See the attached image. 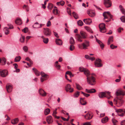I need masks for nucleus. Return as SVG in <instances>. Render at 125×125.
I'll return each instance as SVG.
<instances>
[{
	"label": "nucleus",
	"instance_id": "14",
	"mask_svg": "<svg viewBox=\"0 0 125 125\" xmlns=\"http://www.w3.org/2000/svg\"><path fill=\"white\" fill-rule=\"evenodd\" d=\"M6 89L8 92H10L12 90V85L9 84H7L6 86Z\"/></svg>",
	"mask_w": 125,
	"mask_h": 125
},
{
	"label": "nucleus",
	"instance_id": "29",
	"mask_svg": "<svg viewBox=\"0 0 125 125\" xmlns=\"http://www.w3.org/2000/svg\"><path fill=\"white\" fill-rule=\"evenodd\" d=\"M55 66L56 68L58 70H60L61 67V66L58 63V61H56L55 62Z\"/></svg>",
	"mask_w": 125,
	"mask_h": 125
},
{
	"label": "nucleus",
	"instance_id": "54",
	"mask_svg": "<svg viewBox=\"0 0 125 125\" xmlns=\"http://www.w3.org/2000/svg\"><path fill=\"white\" fill-rule=\"evenodd\" d=\"M120 19L121 21L124 23L125 22V17L124 16H122L121 18Z\"/></svg>",
	"mask_w": 125,
	"mask_h": 125
},
{
	"label": "nucleus",
	"instance_id": "24",
	"mask_svg": "<svg viewBox=\"0 0 125 125\" xmlns=\"http://www.w3.org/2000/svg\"><path fill=\"white\" fill-rule=\"evenodd\" d=\"M99 97L100 98H103L105 97L106 94L105 92H101L99 93L98 94Z\"/></svg>",
	"mask_w": 125,
	"mask_h": 125
},
{
	"label": "nucleus",
	"instance_id": "43",
	"mask_svg": "<svg viewBox=\"0 0 125 125\" xmlns=\"http://www.w3.org/2000/svg\"><path fill=\"white\" fill-rule=\"evenodd\" d=\"M80 94V92L78 91L76 92L73 95V97L74 98L78 97Z\"/></svg>",
	"mask_w": 125,
	"mask_h": 125
},
{
	"label": "nucleus",
	"instance_id": "64",
	"mask_svg": "<svg viewBox=\"0 0 125 125\" xmlns=\"http://www.w3.org/2000/svg\"><path fill=\"white\" fill-rule=\"evenodd\" d=\"M121 125H125V120H123L121 121Z\"/></svg>",
	"mask_w": 125,
	"mask_h": 125
},
{
	"label": "nucleus",
	"instance_id": "22",
	"mask_svg": "<svg viewBox=\"0 0 125 125\" xmlns=\"http://www.w3.org/2000/svg\"><path fill=\"white\" fill-rule=\"evenodd\" d=\"M1 61L0 63L2 65H4L5 64L6 62V60L5 58L4 57L2 58H1Z\"/></svg>",
	"mask_w": 125,
	"mask_h": 125
},
{
	"label": "nucleus",
	"instance_id": "23",
	"mask_svg": "<svg viewBox=\"0 0 125 125\" xmlns=\"http://www.w3.org/2000/svg\"><path fill=\"white\" fill-rule=\"evenodd\" d=\"M113 42V37L112 36L109 37L107 42L108 45H109Z\"/></svg>",
	"mask_w": 125,
	"mask_h": 125
},
{
	"label": "nucleus",
	"instance_id": "31",
	"mask_svg": "<svg viewBox=\"0 0 125 125\" xmlns=\"http://www.w3.org/2000/svg\"><path fill=\"white\" fill-rule=\"evenodd\" d=\"M85 58L88 59L92 61L94 60L95 59V58L94 57H91L88 55H85Z\"/></svg>",
	"mask_w": 125,
	"mask_h": 125
},
{
	"label": "nucleus",
	"instance_id": "61",
	"mask_svg": "<svg viewBox=\"0 0 125 125\" xmlns=\"http://www.w3.org/2000/svg\"><path fill=\"white\" fill-rule=\"evenodd\" d=\"M110 48L112 49H114L115 48H116L117 47V46H115L113 44H111L110 46Z\"/></svg>",
	"mask_w": 125,
	"mask_h": 125
},
{
	"label": "nucleus",
	"instance_id": "11",
	"mask_svg": "<svg viewBox=\"0 0 125 125\" xmlns=\"http://www.w3.org/2000/svg\"><path fill=\"white\" fill-rule=\"evenodd\" d=\"M104 4L107 8L110 7L112 5V3L110 0H104Z\"/></svg>",
	"mask_w": 125,
	"mask_h": 125
},
{
	"label": "nucleus",
	"instance_id": "10",
	"mask_svg": "<svg viewBox=\"0 0 125 125\" xmlns=\"http://www.w3.org/2000/svg\"><path fill=\"white\" fill-rule=\"evenodd\" d=\"M96 67H99L102 66V64L101 62V60L99 59H96L94 62Z\"/></svg>",
	"mask_w": 125,
	"mask_h": 125
},
{
	"label": "nucleus",
	"instance_id": "33",
	"mask_svg": "<svg viewBox=\"0 0 125 125\" xmlns=\"http://www.w3.org/2000/svg\"><path fill=\"white\" fill-rule=\"evenodd\" d=\"M19 121L18 118H16L14 119L13 120L11 121V123L13 125L15 124H17Z\"/></svg>",
	"mask_w": 125,
	"mask_h": 125
},
{
	"label": "nucleus",
	"instance_id": "5",
	"mask_svg": "<svg viewBox=\"0 0 125 125\" xmlns=\"http://www.w3.org/2000/svg\"><path fill=\"white\" fill-rule=\"evenodd\" d=\"M99 27L100 31L103 33L105 32L106 31L105 28V24L104 23H102L99 24Z\"/></svg>",
	"mask_w": 125,
	"mask_h": 125
},
{
	"label": "nucleus",
	"instance_id": "15",
	"mask_svg": "<svg viewBox=\"0 0 125 125\" xmlns=\"http://www.w3.org/2000/svg\"><path fill=\"white\" fill-rule=\"evenodd\" d=\"M93 116V115L92 113H88L84 116V117L87 119L90 120L92 118Z\"/></svg>",
	"mask_w": 125,
	"mask_h": 125
},
{
	"label": "nucleus",
	"instance_id": "25",
	"mask_svg": "<svg viewBox=\"0 0 125 125\" xmlns=\"http://www.w3.org/2000/svg\"><path fill=\"white\" fill-rule=\"evenodd\" d=\"M95 37L96 38V40L97 42L100 44V46L102 49H103L104 47V45L100 41L97 39L95 36Z\"/></svg>",
	"mask_w": 125,
	"mask_h": 125
},
{
	"label": "nucleus",
	"instance_id": "48",
	"mask_svg": "<svg viewBox=\"0 0 125 125\" xmlns=\"http://www.w3.org/2000/svg\"><path fill=\"white\" fill-rule=\"evenodd\" d=\"M53 5L51 3H49L48 4L47 8L48 9L51 10L53 8Z\"/></svg>",
	"mask_w": 125,
	"mask_h": 125
},
{
	"label": "nucleus",
	"instance_id": "36",
	"mask_svg": "<svg viewBox=\"0 0 125 125\" xmlns=\"http://www.w3.org/2000/svg\"><path fill=\"white\" fill-rule=\"evenodd\" d=\"M4 31L5 32V34L6 35H8L9 33V29L7 27H5L4 29Z\"/></svg>",
	"mask_w": 125,
	"mask_h": 125
},
{
	"label": "nucleus",
	"instance_id": "4",
	"mask_svg": "<svg viewBox=\"0 0 125 125\" xmlns=\"http://www.w3.org/2000/svg\"><path fill=\"white\" fill-rule=\"evenodd\" d=\"M90 46V42L87 40H85L84 42L82 44H79L78 45L79 48L81 49H87V47Z\"/></svg>",
	"mask_w": 125,
	"mask_h": 125
},
{
	"label": "nucleus",
	"instance_id": "34",
	"mask_svg": "<svg viewBox=\"0 0 125 125\" xmlns=\"http://www.w3.org/2000/svg\"><path fill=\"white\" fill-rule=\"evenodd\" d=\"M32 70L36 75L39 76L40 75V72L35 68H34Z\"/></svg>",
	"mask_w": 125,
	"mask_h": 125
},
{
	"label": "nucleus",
	"instance_id": "41",
	"mask_svg": "<svg viewBox=\"0 0 125 125\" xmlns=\"http://www.w3.org/2000/svg\"><path fill=\"white\" fill-rule=\"evenodd\" d=\"M70 43L71 44L73 45L74 43V40L72 37H71L70 39Z\"/></svg>",
	"mask_w": 125,
	"mask_h": 125
},
{
	"label": "nucleus",
	"instance_id": "3",
	"mask_svg": "<svg viewBox=\"0 0 125 125\" xmlns=\"http://www.w3.org/2000/svg\"><path fill=\"white\" fill-rule=\"evenodd\" d=\"M124 101L121 98H120L118 97H117L114 100V104L117 105V107L121 106L124 102Z\"/></svg>",
	"mask_w": 125,
	"mask_h": 125
},
{
	"label": "nucleus",
	"instance_id": "39",
	"mask_svg": "<svg viewBox=\"0 0 125 125\" xmlns=\"http://www.w3.org/2000/svg\"><path fill=\"white\" fill-rule=\"evenodd\" d=\"M119 7L122 12L124 15H125V10L124 9L121 5H120Z\"/></svg>",
	"mask_w": 125,
	"mask_h": 125
},
{
	"label": "nucleus",
	"instance_id": "56",
	"mask_svg": "<svg viewBox=\"0 0 125 125\" xmlns=\"http://www.w3.org/2000/svg\"><path fill=\"white\" fill-rule=\"evenodd\" d=\"M81 93L84 96L86 97H88L90 95V94L85 93H84L82 91L81 92Z\"/></svg>",
	"mask_w": 125,
	"mask_h": 125
},
{
	"label": "nucleus",
	"instance_id": "1",
	"mask_svg": "<svg viewBox=\"0 0 125 125\" xmlns=\"http://www.w3.org/2000/svg\"><path fill=\"white\" fill-rule=\"evenodd\" d=\"M79 69L81 72L84 73L87 77V78H95L97 77L96 75L94 73L90 74L89 71L86 68L81 67L79 68Z\"/></svg>",
	"mask_w": 125,
	"mask_h": 125
},
{
	"label": "nucleus",
	"instance_id": "45",
	"mask_svg": "<svg viewBox=\"0 0 125 125\" xmlns=\"http://www.w3.org/2000/svg\"><path fill=\"white\" fill-rule=\"evenodd\" d=\"M21 58L20 56H18L16 57L15 59V62H18L19 61Z\"/></svg>",
	"mask_w": 125,
	"mask_h": 125
},
{
	"label": "nucleus",
	"instance_id": "21",
	"mask_svg": "<svg viewBox=\"0 0 125 125\" xmlns=\"http://www.w3.org/2000/svg\"><path fill=\"white\" fill-rule=\"evenodd\" d=\"M55 42L56 44L58 45H61L62 44V41L60 39H56Z\"/></svg>",
	"mask_w": 125,
	"mask_h": 125
},
{
	"label": "nucleus",
	"instance_id": "27",
	"mask_svg": "<svg viewBox=\"0 0 125 125\" xmlns=\"http://www.w3.org/2000/svg\"><path fill=\"white\" fill-rule=\"evenodd\" d=\"M85 98H81L80 99V102L81 104L83 105H85L87 102L84 100Z\"/></svg>",
	"mask_w": 125,
	"mask_h": 125
},
{
	"label": "nucleus",
	"instance_id": "49",
	"mask_svg": "<svg viewBox=\"0 0 125 125\" xmlns=\"http://www.w3.org/2000/svg\"><path fill=\"white\" fill-rule=\"evenodd\" d=\"M25 39V37L24 36H22L21 38L20 39V42H24Z\"/></svg>",
	"mask_w": 125,
	"mask_h": 125
},
{
	"label": "nucleus",
	"instance_id": "57",
	"mask_svg": "<svg viewBox=\"0 0 125 125\" xmlns=\"http://www.w3.org/2000/svg\"><path fill=\"white\" fill-rule=\"evenodd\" d=\"M23 49L25 52H27L28 50V48L27 46H24L23 47Z\"/></svg>",
	"mask_w": 125,
	"mask_h": 125
},
{
	"label": "nucleus",
	"instance_id": "30",
	"mask_svg": "<svg viewBox=\"0 0 125 125\" xmlns=\"http://www.w3.org/2000/svg\"><path fill=\"white\" fill-rule=\"evenodd\" d=\"M108 120V117L106 116L101 119V122L103 123H104L107 122Z\"/></svg>",
	"mask_w": 125,
	"mask_h": 125
},
{
	"label": "nucleus",
	"instance_id": "52",
	"mask_svg": "<svg viewBox=\"0 0 125 125\" xmlns=\"http://www.w3.org/2000/svg\"><path fill=\"white\" fill-rule=\"evenodd\" d=\"M75 47L73 45H71L70 47V49L71 51H73Z\"/></svg>",
	"mask_w": 125,
	"mask_h": 125
},
{
	"label": "nucleus",
	"instance_id": "60",
	"mask_svg": "<svg viewBox=\"0 0 125 125\" xmlns=\"http://www.w3.org/2000/svg\"><path fill=\"white\" fill-rule=\"evenodd\" d=\"M57 112L56 111H54L53 113L52 114V115L54 117H57V116L56 115V114H57Z\"/></svg>",
	"mask_w": 125,
	"mask_h": 125
},
{
	"label": "nucleus",
	"instance_id": "32",
	"mask_svg": "<svg viewBox=\"0 0 125 125\" xmlns=\"http://www.w3.org/2000/svg\"><path fill=\"white\" fill-rule=\"evenodd\" d=\"M41 74L42 77L45 78H48L49 77L48 75L46 74L45 73L43 72H42L41 73Z\"/></svg>",
	"mask_w": 125,
	"mask_h": 125
},
{
	"label": "nucleus",
	"instance_id": "50",
	"mask_svg": "<svg viewBox=\"0 0 125 125\" xmlns=\"http://www.w3.org/2000/svg\"><path fill=\"white\" fill-rule=\"evenodd\" d=\"M78 25L80 26H82L83 24V22L81 20H79L77 22Z\"/></svg>",
	"mask_w": 125,
	"mask_h": 125
},
{
	"label": "nucleus",
	"instance_id": "63",
	"mask_svg": "<svg viewBox=\"0 0 125 125\" xmlns=\"http://www.w3.org/2000/svg\"><path fill=\"white\" fill-rule=\"evenodd\" d=\"M121 114H120L119 113H118V114L119 116L121 117H123L124 115V114H125V113H121Z\"/></svg>",
	"mask_w": 125,
	"mask_h": 125
},
{
	"label": "nucleus",
	"instance_id": "53",
	"mask_svg": "<svg viewBox=\"0 0 125 125\" xmlns=\"http://www.w3.org/2000/svg\"><path fill=\"white\" fill-rule=\"evenodd\" d=\"M28 28L27 27H26L24 28L22 30V31L25 33H26L28 31Z\"/></svg>",
	"mask_w": 125,
	"mask_h": 125
},
{
	"label": "nucleus",
	"instance_id": "17",
	"mask_svg": "<svg viewBox=\"0 0 125 125\" xmlns=\"http://www.w3.org/2000/svg\"><path fill=\"white\" fill-rule=\"evenodd\" d=\"M40 94L42 96H45L46 95V93L42 89H40L39 91Z\"/></svg>",
	"mask_w": 125,
	"mask_h": 125
},
{
	"label": "nucleus",
	"instance_id": "16",
	"mask_svg": "<svg viewBox=\"0 0 125 125\" xmlns=\"http://www.w3.org/2000/svg\"><path fill=\"white\" fill-rule=\"evenodd\" d=\"M46 121L49 124L51 123L53 121L52 117L51 116H49L47 117Z\"/></svg>",
	"mask_w": 125,
	"mask_h": 125
},
{
	"label": "nucleus",
	"instance_id": "58",
	"mask_svg": "<svg viewBox=\"0 0 125 125\" xmlns=\"http://www.w3.org/2000/svg\"><path fill=\"white\" fill-rule=\"evenodd\" d=\"M8 25L9 27V28H8L9 29H12L13 28V26L11 24H8Z\"/></svg>",
	"mask_w": 125,
	"mask_h": 125
},
{
	"label": "nucleus",
	"instance_id": "38",
	"mask_svg": "<svg viewBox=\"0 0 125 125\" xmlns=\"http://www.w3.org/2000/svg\"><path fill=\"white\" fill-rule=\"evenodd\" d=\"M50 111V109L49 108H47L44 111V113L45 115H48Z\"/></svg>",
	"mask_w": 125,
	"mask_h": 125
},
{
	"label": "nucleus",
	"instance_id": "26",
	"mask_svg": "<svg viewBox=\"0 0 125 125\" xmlns=\"http://www.w3.org/2000/svg\"><path fill=\"white\" fill-rule=\"evenodd\" d=\"M15 23L18 25H21L22 24L21 20L20 18H17L15 21Z\"/></svg>",
	"mask_w": 125,
	"mask_h": 125
},
{
	"label": "nucleus",
	"instance_id": "62",
	"mask_svg": "<svg viewBox=\"0 0 125 125\" xmlns=\"http://www.w3.org/2000/svg\"><path fill=\"white\" fill-rule=\"evenodd\" d=\"M51 22L50 21H49L48 22L47 24V27H49L51 26Z\"/></svg>",
	"mask_w": 125,
	"mask_h": 125
},
{
	"label": "nucleus",
	"instance_id": "35",
	"mask_svg": "<svg viewBox=\"0 0 125 125\" xmlns=\"http://www.w3.org/2000/svg\"><path fill=\"white\" fill-rule=\"evenodd\" d=\"M13 65L14 66V68L16 69V72H19L20 71V69H17L18 67L17 64L16 63H14L13 64Z\"/></svg>",
	"mask_w": 125,
	"mask_h": 125
},
{
	"label": "nucleus",
	"instance_id": "46",
	"mask_svg": "<svg viewBox=\"0 0 125 125\" xmlns=\"http://www.w3.org/2000/svg\"><path fill=\"white\" fill-rule=\"evenodd\" d=\"M76 88L78 90H80L82 89V87L79 84L77 83H76Z\"/></svg>",
	"mask_w": 125,
	"mask_h": 125
},
{
	"label": "nucleus",
	"instance_id": "19",
	"mask_svg": "<svg viewBox=\"0 0 125 125\" xmlns=\"http://www.w3.org/2000/svg\"><path fill=\"white\" fill-rule=\"evenodd\" d=\"M83 21L85 23L88 24H90L92 22L91 20L89 18L84 19Z\"/></svg>",
	"mask_w": 125,
	"mask_h": 125
},
{
	"label": "nucleus",
	"instance_id": "47",
	"mask_svg": "<svg viewBox=\"0 0 125 125\" xmlns=\"http://www.w3.org/2000/svg\"><path fill=\"white\" fill-rule=\"evenodd\" d=\"M72 14L74 18L75 19H77L78 18V16L77 14L75 12H73L72 13Z\"/></svg>",
	"mask_w": 125,
	"mask_h": 125
},
{
	"label": "nucleus",
	"instance_id": "51",
	"mask_svg": "<svg viewBox=\"0 0 125 125\" xmlns=\"http://www.w3.org/2000/svg\"><path fill=\"white\" fill-rule=\"evenodd\" d=\"M39 25V24L38 22H35L33 25L32 27L33 28H39L36 25Z\"/></svg>",
	"mask_w": 125,
	"mask_h": 125
},
{
	"label": "nucleus",
	"instance_id": "8",
	"mask_svg": "<svg viewBox=\"0 0 125 125\" xmlns=\"http://www.w3.org/2000/svg\"><path fill=\"white\" fill-rule=\"evenodd\" d=\"M103 16L104 19H109V17L112 18L113 17L110 14L109 12H105L103 13Z\"/></svg>",
	"mask_w": 125,
	"mask_h": 125
},
{
	"label": "nucleus",
	"instance_id": "44",
	"mask_svg": "<svg viewBox=\"0 0 125 125\" xmlns=\"http://www.w3.org/2000/svg\"><path fill=\"white\" fill-rule=\"evenodd\" d=\"M53 12L55 15H57L59 14L58 10L57 9H54L53 10Z\"/></svg>",
	"mask_w": 125,
	"mask_h": 125
},
{
	"label": "nucleus",
	"instance_id": "6",
	"mask_svg": "<svg viewBox=\"0 0 125 125\" xmlns=\"http://www.w3.org/2000/svg\"><path fill=\"white\" fill-rule=\"evenodd\" d=\"M44 30L43 31V33L44 34L47 36H50L51 34V30L48 28H44Z\"/></svg>",
	"mask_w": 125,
	"mask_h": 125
},
{
	"label": "nucleus",
	"instance_id": "28",
	"mask_svg": "<svg viewBox=\"0 0 125 125\" xmlns=\"http://www.w3.org/2000/svg\"><path fill=\"white\" fill-rule=\"evenodd\" d=\"M115 110L116 112L118 113H122V112L125 113V109H115Z\"/></svg>",
	"mask_w": 125,
	"mask_h": 125
},
{
	"label": "nucleus",
	"instance_id": "55",
	"mask_svg": "<svg viewBox=\"0 0 125 125\" xmlns=\"http://www.w3.org/2000/svg\"><path fill=\"white\" fill-rule=\"evenodd\" d=\"M113 123L114 125H116V123L117 122V121L114 118H113L112 119Z\"/></svg>",
	"mask_w": 125,
	"mask_h": 125
},
{
	"label": "nucleus",
	"instance_id": "37",
	"mask_svg": "<svg viewBox=\"0 0 125 125\" xmlns=\"http://www.w3.org/2000/svg\"><path fill=\"white\" fill-rule=\"evenodd\" d=\"M41 38L43 39V42L44 43L47 44L48 42V39L47 38H44L43 36H42Z\"/></svg>",
	"mask_w": 125,
	"mask_h": 125
},
{
	"label": "nucleus",
	"instance_id": "59",
	"mask_svg": "<svg viewBox=\"0 0 125 125\" xmlns=\"http://www.w3.org/2000/svg\"><path fill=\"white\" fill-rule=\"evenodd\" d=\"M67 12L70 15H71V11L70 9L69 8H67Z\"/></svg>",
	"mask_w": 125,
	"mask_h": 125
},
{
	"label": "nucleus",
	"instance_id": "12",
	"mask_svg": "<svg viewBox=\"0 0 125 125\" xmlns=\"http://www.w3.org/2000/svg\"><path fill=\"white\" fill-rule=\"evenodd\" d=\"M65 89L66 92H68L69 91L70 93H72L73 91V89L71 88L70 85L69 84H67L65 87Z\"/></svg>",
	"mask_w": 125,
	"mask_h": 125
},
{
	"label": "nucleus",
	"instance_id": "42",
	"mask_svg": "<svg viewBox=\"0 0 125 125\" xmlns=\"http://www.w3.org/2000/svg\"><path fill=\"white\" fill-rule=\"evenodd\" d=\"M66 74L69 75L70 76V78L73 77L74 76L73 74L71 72L69 71H67L66 72Z\"/></svg>",
	"mask_w": 125,
	"mask_h": 125
},
{
	"label": "nucleus",
	"instance_id": "20",
	"mask_svg": "<svg viewBox=\"0 0 125 125\" xmlns=\"http://www.w3.org/2000/svg\"><path fill=\"white\" fill-rule=\"evenodd\" d=\"M85 92L88 93H93L96 92V91L94 89H86L85 90Z\"/></svg>",
	"mask_w": 125,
	"mask_h": 125
},
{
	"label": "nucleus",
	"instance_id": "18",
	"mask_svg": "<svg viewBox=\"0 0 125 125\" xmlns=\"http://www.w3.org/2000/svg\"><path fill=\"white\" fill-rule=\"evenodd\" d=\"M87 13L89 16L91 17H94L95 15L94 11L91 10H89L87 12Z\"/></svg>",
	"mask_w": 125,
	"mask_h": 125
},
{
	"label": "nucleus",
	"instance_id": "13",
	"mask_svg": "<svg viewBox=\"0 0 125 125\" xmlns=\"http://www.w3.org/2000/svg\"><path fill=\"white\" fill-rule=\"evenodd\" d=\"M95 79H87L88 83L92 85H94L95 82Z\"/></svg>",
	"mask_w": 125,
	"mask_h": 125
},
{
	"label": "nucleus",
	"instance_id": "40",
	"mask_svg": "<svg viewBox=\"0 0 125 125\" xmlns=\"http://www.w3.org/2000/svg\"><path fill=\"white\" fill-rule=\"evenodd\" d=\"M84 28L85 29L88 31L92 33H93V32L92 31L91 29L89 27L87 26H85Z\"/></svg>",
	"mask_w": 125,
	"mask_h": 125
},
{
	"label": "nucleus",
	"instance_id": "2",
	"mask_svg": "<svg viewBox=\"0 0 125 125\" xmlns=\"http://www.w3.org/2000/svg\"><path fill=\"white\" fill-rule=\"evenodd\" d=\"M80 34L81 37L79 34H77L75 35V37L78 41L81 42L83 41L82 38L84 39L86 38L87 35L86 32L83 31H80Z\"/></svg>",
	"mask_w": 125,
	"mask_h": 125
},
{
	"label": "nucleus",
	"instance_id": "7",
	"mask_svg": "<svg viewBox=\"0 0 125 125\" xmlns=\"http://www.w3.org/2000/svg\"><path fill=\"white\" fill-rule=\"evenodd\" d=\"M8 72L6 70H0V76L2 77H6L8 75Z\"/></svg>",
	"mask_w": 125,
	"mask_h": 125
},
{
	"label": "nucleus",
	"instance_id": "9",
	"mask_svg": "<svg viewBox=\"0 0 125 125\" xmlns=\"http://www.w3.org/2000/svg\"><path fill=\"white\" fill-rule=\"evenodd\" d=\"M117 96L120 95H125V91L121 90V89L120 88L117 90L116 93Z\"/></svg>",
	"mask_w": 125,
	"mask_h": 125
}]
</instances>
